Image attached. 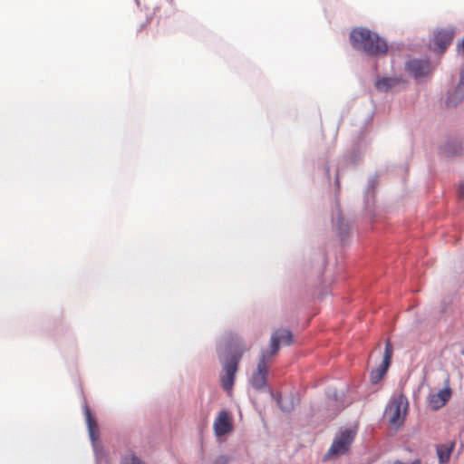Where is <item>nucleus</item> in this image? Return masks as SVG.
Returning <instances> with one entry per match:
<instances>
[{"instance_id": "nucleus-9", "label": "nucleus", "mask_w": 464, "mask_h": 464, "mask_svg": "<svg viewBox=\"0 0 464 464\" xmlns=\"http://www.w3.org/2000/svg\"><path fill=\"white\" fill-rule=\"evenodd\" d=\"M267 368H266V362L265 359V355L260 356L256 371L252 373L251 379H250V384L251 386L256 390L260 391L263 388L267 386Z\"/></svg>"}, {"instance_id": "nucleus-12", "label": "nucleus", "mask_w": 464, "mask_h": 464, "mask_svg": "<svg viewBox=\"0 0 464 464\" xmlns=\"http://www.w3.org/2000/svg\"><path fill=\"white\" fill-rule=\"evenodd\" d=\"M214 431L216 436L220 437L229 433L233 427L230 420L228 412L226 410H222L217 419L214 421Z\"/></svg>"}, {"instance_id": "nucleus-19", "label": "nucleus", "mask_w": 464, "mask_h": 464, "mask_svg": "<svg viewBox=\"0 0 464 464\" xmlns=\"http://www.w3.org/2000/svg\"><path fill=\"white\" fill-rule=\"evenodd\" d=\"M120 464H147L138 454L130 448L126 449L121 455Z\"/></svg>"}, {"instance_id": "nucleus-14", "label": "nucleus", "mask_w": 464, "mask_h": 464, "mask_svg": "<svg viewBox=\"0 0 464 464\" xmlns=\"http://www.w3.org/2000/svg\"><path fill=\"white\" fill-rule=\"evenodd\" d=\"M440 150L447 157H455L464 153V148L458 139H448L443 144L440 146Z\"/></svg>"}, {"instance_id": "nucleus-18", "label": "nucleus", "mask_w": 464, "mask_h": 464, "mask_svg": "<svg viewBox=\"0 0 464 464\" xmlns=\"http://www.w3.org/2000/svg\"><path fill=\"white\" fill-rule=\"evenodd\" d=\"M464 100V86L458 84L455 89L448 93L447 106L456 107Z\"/></svg>"}, {"instance_id": "nucleus-24", "label": "nucleus", "mask_w": 464, "mask_h": 464, "mask_svg": "<svg viewBox=\"0 0 464 464\" xmlns=\"http://www.w3.org/2000/svg\"><path fill=\"white\" fill-rule=\"evenodd\" d=\"M392 352H393L392 345L390 341H387L385 343L382 364H384V365L390 367L391 362H392Z\"/></svg>"}, {"instance_id": "nucleus-17", "label": "nucleus", "mask_w": 464, "mask_h": 464, "mask_svg": "<svg viewBox=\"0 0 464 464\" xmlns=\"http://www.w3.org/2000/svg\"><path fill=\"white\" fill-rule=\"evenodd\" d=\"M455 445V440H450L447 443H442L436 446L438 459L440 463H446L450 460L451 452L453 451Z\"/></svg>"}, {"instance_id": "nucleus-1", "label": "nucleus", "mask_w": 464, "mask_h": 464, "mask_svg": "<svg viewBox=\"0 0 464 464\" xmlns=\"http://www.w3.org/2000/svg\"><path fill=\"white\" fill-rule=\"evenodd\" d=\"M246 350L244 339L237 334L226 335L217 344V356L221 365L220 385L227 393L233 390L238 365Z\"/></svg>"}, {"instance_id": "nucleus-7", "label": "nucleus", "mask_w": 464, "mask_h": 464, "mask_svg": "<svg viewBox=\"0 0 464 464\" xmlns=\"http://www.w3.org/2000/svg\"><path fill=\"white\" fill-rule=\"evenodd\" d=\"M405 69L415 80L427 77L430 72V63L427 59L412 58L405 63Z\"/></svg>"}, {"instance_id": "nucleus-16", "label": "nucleus", "mask_w": 464, "mask_h": 464, "mask_svg": "<svg viewBox=\"0 0 464 464\" xmlns=\"http://www.w3.org/2000/svg\"><path fill=\"white\" fill-rule=\"evenodd\" d=\"M402 82L401 78L398 77H378L375 82V87L380 92H388L393 86Z\"/></svg>"}, {"instance_id": "nucleus-8", "label": "nucleus", "mask_w": 464, "mask_h": 464, "mask_svg": "<svg viewBox=\"0 0 464 464\" xmlns=\"http://www.w3.org/2000/svg\"><path fill=\"white\" fill-rule=\"evenodd\" d=\"M269 390L272 398L276 401L279 409L285 413L292 412L300 401L298 393L296 392H291L285 396H282L281 393L275 394L270 388Z\"/></svg>"}, {"instance_id": "nucleus-26", "label": "nucleus", "mask_w": 464, "mask_h": 464, "mask_svg": "<svg viewBox=\"0 0 464 464\" xmlns=\"http://www.w3.org/2000/svg\"><path fill=\"white\" fill-rule=\"evenodd\" d=\"M458 197L460 200H464V183H460L459 185Z\"/></svg>"}, {"instance_id": "nucleus-3", "label": "nucleus", "mask_w": 464, "mask_h": 464, "mask_svg": "<svg viewBox=\"0 0 464 464\" xmlns=\"http://www.w3.org/2000/svg\"><path fill=\"white\" fill-rule=\"evenodd\" d=\"M374 112H371L363 121L359 131L353 136L352 145L350 150L343 155L346 162L356 165L364 157L367 151L370 141L366 140V135L370 131L373 122Z\"/></svg>"}, {"instance_id": "nucleus-21", "label": "nucleus", "mask_w": 464, "mask_h": 464, "mask_svg": "<svg viewBox=\"0 0 464 464\" xmlns=\"http://www.w3.org/2000/svg\"><path fill=\"white\" fill-rule=\"evenodd\" d=\"M388 369L389 366L381 363V365L378 368L372 370L370 372L371 383L372 385L378 384L387 373Z\"/></svg>"}, {"instance_id": "nucleus-5", "label": "nucleus", "mask_w": 464, "mask_h": 464, "mask_svg": "<svg viewBox=\"0 0 464 464\" xmlns=\"http://www.w3.org/2000/svg\"><path fill=\"white\" fill-rule=\"evenodd\" d=\"M408 409V400L403 394L390 399L384 411L389 415V422L396 427L402 425Z\"/></svg>"}, {"instance_id": "nucleus-10", "label": "nucleus", "mask_w": 464, "mask_h": 464, "mask_svg": "<svg viewBox=\"0 0 464 464\" xmlns=\"http://www.w3.org/2000/svg\"><path fill=\"white\" fill-rule=\"evenodd\" d=\"M455 32V27L453 26L437 31L433 36L434 50L439 53H444L452 43Z\"/></svg>"}, {"instance_id": "nucleus-15", "label": "nucleus", "mask_w": 464, "mask_h": 464, "mask_svg": "<svg viewBox=\"0 0 464 464\" xmlns=\"http://www.w3.org/2000/svg\"><path fill=\"white\" fill-rule=\"evenodd\" d=\"M378 184V175L374 174L368 179L367 185L364 188L363 200L367 208L373 205L375 188Z\"/></svg>"}, {"instance_id": "nucleus-2", "label": "nucleus", "mask_w": 464, "mask_h": 464, "mask_svg": "<svg viewBox=\"0 0 464 464\" xmlns=\"http://www.w3.org/2000/svg\"><path fill=\"white\" fill-rule=\"evenodd\" d=\"M350 44L353 49L369 57H381L387 53L389 45L379 33L367 27H354L350 32Z\"/></svg>"}, {"instance_id": "nucleus-11", "label": "nucleus", "mask_w": 464, "mask_h": 464, "mask_svg": "<svg viewBox=\"0 0 464 464\" xmlns=\"http://www.w3.org/2000/svg\"><path fill=\"white\" fill-rule=\"evenodd\" d=\"M333 227L343 245H345L349 237L351 226L343 218L339 206L336 208L335 216L333 217Z\"/></svg>"}, {"instance_id": "nucleus-23", "label": "nucleus", "mask_w": 464, "mask_h": 464, "mask_svg": "<svg viewBox=\"0 0 464 464\" xmlns=\"http://www.w3.org/2000/svg\"><path fill=\"white\" fill-rule=\"evenodd\" d=\"M276 335L280 338V342L284 345H291L294 342V336L290 330L288 329H279L274 332Z\"/></svg>"}, {"instance_id": "nucleus-27", "label": "nucleus", "mask_w": 464, "mask_h": 464, "mask_svg": "<svg viewBox=\"0 0 464 464\" xmlns=\"http://www.w3.org/2000/svg\"><path fill=\"white\" fill-rule=\"evenodd\" d=\"M324 169L325 176L327 177V179H330V167H329V165L325 164Z\"/></svg>"}, {"instance_id": "nucleus-29", "label": "nucleus", "mask_w": 464, "mask_h": 464, "mask_svg": "<svg viewBox=\"0 0 464 464\" xmlns=\"http://www.w3.org/2000/svg\"><path fill=\"white\" fill-rule=\"evenodd\" d=\"M411 464H421V463L419 459H415Z\"/></svg>"}, {"instance_id": "nucleus-6", "label": "nucleus", "mask_w": 464, "mask_h": 464, "mask_svg": "<svg viewBox=\"0 0 464 464\" xmlns=\"http://www.w3.org/2000/svg\"><path fill=\"white\" fill-rule=\"evenodd\" d=\"M355 432L351 429H345L338 432L335 435L331 447L324 456V460H327L334 456H342L345 454L353 442Z\"/></svg>"}, {"instance_id": "nucleus-30", "label": "nucleus", "mask_w": 464, "mask_h": 464, "mask_svg": "<svg viewBox=\"0 0 464 464\" xmlns=\"http://www.w3.org/2000/svg\"><path fill=\"white\" fill-rule=\"evenodd\" d=\"M393 464H404L402 461L397 459L393 462Z\"/></svg>"}, {"instance_id": "nucleus-28", "label": "nucleus", "mask_w": 464, "mask_h": 464, "mask_svg": "<svg viewBox=\"0 0 464 464\" xmlns=\"http://www.w3.org/2000/svg\"><path fill=\"white\" fill-rule=\"evenodd\" d=\"M335 183H336L337 188L339 189L340 183H339L338 176L336 177Z\"/></svg>"}, {"instance_id": "nucleus-20", "label": "nucleus", "mask_w": 464, "mask_h": 464, "mask_svg": "<svg viewBox=\"0 0 464 464\" xmlns=\"http://www.w3.org/2000/svg\"><path fill=\"white\" fill-rule=\"evenodd\" d=\"M280 338L273 333L270 338V350H262L260 356L265 355V359L266 360L268 357L276 354L280 348Z\"/></svg>"}, {"instance_id": "nucleus-4", "label": "nucleus", "mask_w": 464, "mask_h": 464, "mask_svg": "<svg viewBox=\"0 0 464 464\" xmlns=\"http://www.w3.org/2000/svg\"><path fill=\"white\" fill-rule=\"evenodd\" d=\"M82 409L96 464H105L108 462V458L103 447L99 442L100 434L96 419L86 403L82 405Z\"/></svg>"}, {"instance_id": "nucleus-25", "label": "nucleus", "mask_w": 464, "mask_h": 464, "mask_svg": "<svg viewBox=\"0 0 464 464\" xmlns=\"http://www.w3.org/2000/svg\"><path fill=\"white\" fill-rule=\"evenodd\" d=\"M230 459L231 458L229 456L222 454L215 459L213 464H227L229 463Z\"/></svg>"}, {"instance_id": "nucleus-13", "label": "nucleus", "mask_w": 464, "mask_h": 464, "mask_svg": "<svg viewBox=\"0 0 464 464\" xmlns=\"http://www.w3.org/2000/svg\"><path fill=\"white\" fill-rule=\"evenodd\" d=\"M452 394V391L449 385L439 390L438 392L433 393L430 397V406L432 410L438 411L447 404Z\"/></svg>"}, {"instance_id": "nucleus-22", "label": "nucleus", "mask_w": 464, "mask_h": 464, "mask_svg": "<svg viewBox=\"0 0 464 464\" xmlns=\"http://www.w3.org/2000/svg\"><path fill=\"white\" fill-rule=\"evenodd\" d=\"M325 395L328 400L335 401L340 404L338 406V411L342 410L344 407L343 401L344 394L343 393L339 394L335 388L328 387L325 391Z\"/></svg>"}]
</instances>
